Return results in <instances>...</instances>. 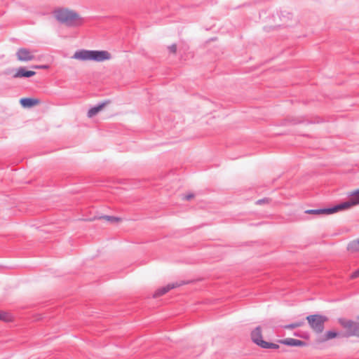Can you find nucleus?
Here are the masks:
<instances>
[{
	"mask_svg": "<svg viewBox=\"0 0 359 359\" xmlns=\"http://www.w3.org/2000/svg\"><path fill=\"white\" fill-rule=\"evenodd\" d=\"M53 14L60 23L69 27L80 26L83 22L82 18L76 12L66 8H57Z\"/></svg>",
	"mask_w": 359,
	"mask_h": 359,
	"instance_id": "f257e3e1",
	"label": "nucleus"
},
{
	"mask_svg": "<svg viewBox=\"0 0 359 359\" xmlns=\"http://www.w3.org/2000/svg\"><path fill=\"white\" fill-rule=\"evenodd\" d=\"M73 58L82 60L102 62L111 59V54L107 50H79L74 53Z\"/></svg>",
	"mask_w": 359,
	"mask_h": 359,
	"instance_id": "f03ea898",
	"label": "nucleus"
},
{
	"mask_svg": "<svg viewBox=\"0 0 359 359\" xmlns=\"http://www.w3.org/2000/svg\"><path fill=\"white\" fill-rule=\"evenodd\" d=\"M306 320L311 328L316 333H321L324 330L325 323L328 318L325 316L320 314L309 315Z\"/></svg>",
	"mask_w": 359,
	"mask_h": 359,
	"instance_id": "7ed1b4c3",
	"label": "nucleus"
},
{
	"mask_svg": "<svg viewBox=\"0 0 359 359\" xmlns=\"http://www.w3.org/2000/svg\"><path fill=\"white\" fill-rule=\"evenodd\" d=\"M339 323L344 328L347 330L346 337H359V322L353 320H340Z\"/></svg>",
	"mask_w": 359,
	"mask_h": 359,
	"instance_id": "20e7f679",
	"label": "nucleus"
},
{
	"mask_svg": "<svg viewBox=\"0 0 359 359\" xmlns=\"http://www.w3.org/2000/svg\"><path fill=\"white\" fill-rule=\"evenodd\" d=\"M339 211L348 209L353 206L359 205V189L352 191L349 194V198L345 202L337 204Z\"/></svg>",
	"mask_w": 359,
	"mask_h": 359,
	"instance_id": "39448f33",
	"label": "nucleus"
},
{
	"mask_svg": "<svg viewBox=\"0 0 359 359\" xmlns=\"http://www.w3.org/2000/svg\"><path fill=\"white\" fill-rule=\"evenodd\" d=\"M339 211L338 205H335L331 208H320V209H310L305 210V213L309 214V215H320V214H325V215H330L335 212H337Z\"/></svg>",
	"mask_w": 359,
	"mask_h": 359,
	"instance_id": "423d86ee",
	"label": "nucleus"
},
{
	"mask_svg": "<svg viewBox=\"0 0 359 359\" xmlns=\"http://www.w3.org/2000/svg\"><path fill=\"white\" fill-rule=\"evenodd\" d=\"M16 56L18 60L22 62L31 61L34 58V55L27 48H20L16 53Z\"/></svg>",
	"mask_w": 359,
	"mask_h": 359,
	"instance_id": "0eeeda50",
	"label": "nucleus"
},
{
	"mask_svg": "<svg viewBox=\"0 0 359 359\" xmlns=\"http://www.w3.org/2000/svg\"><path fill=\"white\" fill-rule=\"evenodd\" d=\"M251 339L257 346L262 347L264 340L262 339V328L257 326L251 332Z\"/></svg>",
	"mask_w": 359,
	"mask_h": 359,
	"instance_id": "6e6552de",
	"label": "nucleus"
},
{
	"mask_svg": "<svg viewBox=\"0 0 359 359\" xmlns=\"http://www.w3.org/2000/svg\"><path fill=\"white\" fill-rule=\"evenodd\" d=\"M184 284V282H176L173 283H169L166 286L162 287L159 289H158L154 294L153 297L154 298H157L160 296L163 295L164 294L167 293L168 291H170L171 289L180 287Z\"/></svg>",
	"mask_w": 359,
	"mask_h": 359,
	"instance_id": "1a4fd4ad",
	"label": "nucleus"
},
{
	"mask_svg": "<svg viewBox=\"0 0 359 359\" xmlns=\"http://www.w3.org/2000/svg\"><path fill=\"white\" fill-rule=\"evenodd\" d=\"M278 342L288 346H306L307 345L306 342L293 338L280 339Z\"/></svg>",
	"mask_w": 359,
	"mask_h": 359,
	"instance_id": "9d476101",
	"label": "nucleus"
},
{
	"mask_svg": "<svg viewBox=\"0 0 359 359\" xmlns=\"http://www.w3.org/2000/svg\"><path fill=\"white\" fill-rule=\"evenodd\" d=\"M36 74V72L31 70L26 69L24 67H19L16 72L13 74V77L16 78H29Z\"/></svg>",
	"mask_w": 359,
	"mask_h": 359,
	"instance_id": "9b49d317",
	"label": "nucleus"
},
{
	"mask_svg": "<svg viewBox=\"0 0 359 359\" xmlns=\"http://www.w3.org/2000/svg\"><path fill=\"white\" fill-rule=\"evenodd\" d=\"M20 103L25 108H30L39 104V100L31 97H23L20 100Z\"/></svg>",
	"mask_w": 359,
	"mask_h": 359,
	"instance_id": "f8f14e48",
	"label": "nucleus"
},
{
	"mask_svg": "<svg viewBox=\"0 0 359 359\" xmlns=\"http://www.w3.org/2000/svg\"><path fill=\"white\" fill-rule=\"evenodd\" d=\"M108 103H109V101H105L103 102L98 103L97 105L92 107L88 111V116L90 118L93 117L98 112H100L102 109V108Z\"/></svg>",
	"mask_w": 359,
	"mask_h": 359,
	"instance_id": "ddd939ff",
	"label": "nucleus"
},
{
	"mask_svg": "<svg viewBox=\"0 0 359 359\" xmlns=\"http://www.w3.org/2000/svg\"><path fill=\"white\" fill-rule=\"evenodd\" d=\"M339 334V332L333 330L327 331L325 334V341H327L337 337Z\"/></svg>",
	"mask_w": 359,
	"mask_h": 359,
	"instance_id": "4468645a",
	"label": "nucleus"
},
{
	"mask_svg": "<svg viewBox=\"0 0 359 359\" xmlns=\"http://www.w3.org/2000/svg\"><path fill=\"white\" fill-rule=\"evenodd\" d=\"M348 249L352 251H359V238L350 243Z\"/></svg>",
	"mask_w": 359,
	"mask_h": 359,
	"instance_id": "2eb2a0df",
	"label": "nucleus"
},
{
	"mask_svg": "<svg viewBox=\"0 0 359 359\" xmlns=\"http://www.w3.org/2000/svg\"><path fill=\"white\" fill-rule=\"evenodd\" d=\"M304 324V320H300V321L295 322L294 323H291V324L287 325L285 326V328H286V329H294V328H297V327L302 326Z\"/></svg>",
	"mask_w": 359,
	"mask_h": 359,
	"instance_id": "dca6fc26",
	"label": "nucleus"
},
{
	"mask_svg": "<svg viewBox=\"0 0 359 359\" xmlns=\"http://www.w3.org/2000/svg\"><path fill=\"white\" fill-rule=\"evenodd\" d=\"M102 218L111 223L117 222L121 220V218L120 217L109 215H104L102 217Z\"/></svg>",
	"mask_w": 359,
	"mask_h": 359,
	"instance_id": "f3484780",
	"label": "nucleus"
},
{
	"mask_svg": "<svg viewBox=\"0 0 359 359\" xmlns=\"http://www.w3.org/2000/svg\"><path fill=\"white\" fill-rule=\"evenodd\" d=\"M262 348L277 349L279 348V345L271 342H267L265 341Z\"/></svg>",
	"mask_w": 359,
	"mask_h": 359,
	"instance_id": "a211bd4d",
	"label": "nucleus"
},
{
	"mask_svg": "<svg viewBox=\"0 0 359 359\" xmlns=\"http://www.w3.org/2000/svg\"><path fill=\"white\" fill-rule=\"evenodd\" d=\"M11 316L6 312L0 311V320L4 321H10L11 320Z\"/></svg>",
	"mask_w": 359,
	"mask_h": 359,
	"instance_id": "6ab92c4d",
	"label": "nucleus"
},
{
	"mask_svg": "<svg viewBox=\"0 0 359 359\" xmlns=\"http://www.w3.org/2000/svg\"><path fill=\"white\" fill-rule=\"evenodd\" d=\"M168 49L170 53H175L177 51V46L175 44H172L168 47Z\"/></svg>",
	"mask_w": 359,
	"mask_h": 359,
	"instance_id": "aec40b11",
	"label": "nucleus"
},
{
	"mask_svg": "<svg viewBox=\"0 0 359 359\" xmlns=\"http://www.w3.org/2000/svg\"><path fill=\"white\" fill-rule=\"evenodd\" d=\"M269 201V199L265 198H262V199H259L258 201H256V204L257 205H262V204H264L265 203H268Z\"/></svg>",
	"mask_w": 359,
	"mask_h": 359,
	"instance_id": "412c9836",
	"label": "nucleus"
},
{
	"mask_svg": "<svg viewBox=\"0 0 359 359\" xmlns=\"http://www.w3.org/2000/svg\"><path fill=\"white\" fill-rule=\"evenodd\" d=\"M194 197V195L193 194H189L183 196L182 199L186 200V201H189L191 198H193Z\"/></svg>",
	"mask_w": 359,
	"mask_h": 359,
	"instance_id": "4be33fe9",
	"label": "nucleus"
},
{
	"mask_svg": "<svg viewBox=\"0 0 359 359\" xmlns=\"http://www.w3.org/2000/svg\"><path fill=\"white\" fill-rule=\"evenodd\" d=\"M359 277V269L353 272L351 275V278H356Z\"/></svg>",
	"mask_w": 359,
	"mask_h": 359,
	"instance_id": "5701e85b",
	"label": "nucleus"
},
{
	"mask_svg": "<svg viewBox=\"0 0 359 359\" xmlns=\"http://www.w3.org/2000/svg\"><path fill=\"white\" fill-rule=\"evenodd\" d=\"M33 69H48V66L46 65H34L32 67Z\"/></svg>",
	"mask_w": 359,
	"mask_h": 359,
	"instance_id": "b1692460",
	"label": "nucleus"
}]
</instances>
